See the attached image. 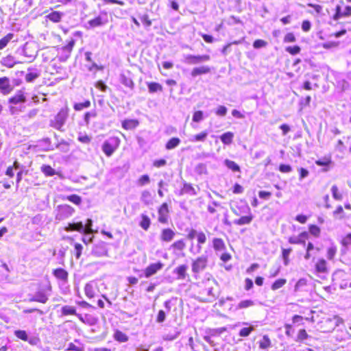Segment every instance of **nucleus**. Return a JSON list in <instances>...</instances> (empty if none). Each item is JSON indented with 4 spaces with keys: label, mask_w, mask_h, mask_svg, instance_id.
<instances>
[{
    "label": "nucleus",
    "mask_w": 351,
    "mask_h": 351,
    "mask_svg": "<svg viewBox=\"0 0 351 351\" xmlns=\"http://www.w3.org/2000/svg\"><path fill=\"white\" fill-rule=\"evenodd\" d=\"M232 211L233 213L237 216L242 215L243 214H246L245 216H242L241 218L238 219H235L234 221V223L238 226H243L246 224H250L252 219H253V215L251 213V209L249 207V206L247 204H242V210H240L239 212L237 211L236 208H232Z\"/></svg>",
    "instance_id": "obj_1"
},
{
    "label": "nucleus",
    "mask_w": 351,
    "mask_h": 351,
    "mask_svg": "<svg viewBox=\"0 0 351 351\" xmlns=\"http://www.w3.org/2000/svg\"><path fill=\"white\" fill-rule=\"evenodd\" d=\"M69 117V108L67 107L61 108L56 114L53 119L50 121V126L56 130H61Z\"/></svg>",
    "instance_id": "obj_2"
},
{
    "label": "nucleus",
    "mask_w": 351,
    "mask_h": 351,
    "mask_svg": "<svg viewBox=\"0 0 351 351\" xmlns=\"http://www.w3.org/2000/svg\"><path fill=\"white\" fill-rule=\"evenodd\" d=\"M351 16V6L347 5L343 1H340L339 4L335 7V12L333 15V19L338 21L342 18Z\"/></svg>",
    "instance_id": "obj_3"
},
{
    "label": "nucleus",
    "mask_w": 351,
    "mask_h": 351,
    "mask_svg": "<svg viewBox=\"0 0 351 351\" xmlns=\"http://www.w3.org/2000/svg\"><path fill=\"white\" fill-rule=\"evenodd\" d=\"M75 209L68 205L63 204L58 206L57 213L56 215V220L62 221L73 215Z\"/></svg>",
    "instance_id": "obj_4"
},
{
    "label": "nucleus",
    "mask_w": 351,
    "mask_h": 351,
    "mask_svg": "<svg viewBox=\"0 0 351 351\" xmlns=\"http://www.w3.org/2000/svg\"><path fill=\"white\" fill-rule=\"evenodd\" d=\"M207 264L208 256L202 255L193 261L191 265L192 271L194 274H199L206 269Z\"/></svg>",
    "instance_id": "obj_5"
},
{
    "label": "nucleus",
    "mask_w": 351,
    "mask_h": 351,
    "mask_svg": "<svg viewBox=\"0 0 351 351\" xmlns=\"http://www.w3.org/2000/svg\"><path fill=\"white\" fill-rule=\"evenodd\" d=\"M120 140L118 137H110L103 145V151L105 154H109L114 152L119 146Z\"/></svg>",
    "instance_id": "obj_6"
},
{
    "label": "nucleus",
    "mask_w": 351,
    "mask_h": 351,
    "mask_svg": "<svg viewBox=\"0 0 351 351\" xmlns=\"http://www.w3.org/2000/svg\"><path fill=\"white\" fill-rule=\"evenodd\" d=\"M315 269L316 274L322 279H324L326 278L325 275L328 273L327 263L324 258H320L317 261Z\"/></svg>",
    "instance_id": "obj_7"
},
{
    "label": "nucleus",
    "mask_w": 351,
    "mask_h": 351,
    "mask_svg": "<svg viewBox=\"0 0 351 351\" xmlns=\"http://www.w3.org/2000/svg\"><path fill=\"white\" fill-rule=\"evenodd\" d=\"M210 57L209 55H187L185 57V60L187 64L191 65L198 64L202 62L210 60Z\"/></svg>",
    "instance_id": "obj_8"
},
{
    "label": "nucleus",
    "mask_w": 351,
    "mask_h": 351,
    "mask_svg": "<svg viewBox=\"0 0 351 351\" xmlns=\"http://www.w3.org/2000/svg\"><path fill=\"white\" fill-rule=\"evenodd\" d=\"M164 267V264L161 262L152 263L147 266L144 270V276L146 278H149L156 274L158 271L161 270Z\"/></svg>",
    "instance_id": "obj_9"
},
{
    "label": "nucleus",
    "mask_w": 351,
    "mask_h": 351,
    "mask_svg": "<svg viewBox=\"0 0 351 351\" xmlns=\"http://www.w3.org/2000/svg\"><path fill=\"white\" fill-rule=\"evenodd\" d=\"M158 221L161 223H167L169 217V210L167 203H163L158 210Z\"/></svg>",
    "instance_id": "obj_10"
},
{
    "label": "nucleus",
    "mask_w": 351,
    "mask_h": 351,
    "mask_svg": "<svg viewBox=\"0 0 351 351\" xmlns=\"http://www.w3.org/2000/svg\"><path fill=\"white\" fill-rule=\"evenodd\" d=\"M49 293L44 289L36 291L32 297L29 298V302H38L45 304L49 299Z\"/></svg>",
    "instance_id": "obj_11"
},
{
    "label": "nucleus",
    "mask_w": 351,
    "mask_h": 351,
    "mask_svg": "<svg viewBox=\"0 0 351 351\" xmlns=\"http://www.w3.org/2000/svg\"><path fill=\"white\" fill-rule=\"evenodd\" d=\"M13 90V87L10 84V80L7 77H0V91L4 95L10 94Z\"/></svg>",
    "instance_id": "obj_12"
},
{
    "label": "nucleus",
    "mask_w": 351,
    "mask_h": 351,
    "mask_svg": "<svg viewBox=\"0 0 351 351\" xmlns=\"http://www.w3.org/2000/svg\"><path fill=\"white\" fill-rule=\"evenodd\" d=\"M91 254L97 257L106 256L108 254V250L106 247V245L104 243L95 244L93 247Z\"/></svg>",
    "instance_id": "obj_13"
},
{
    "label": "nucleus",
    "mask_w": 351,
    "mask_h": 351,
    "mask_svg": "<svg viewBox=\"0 0 351 351\" xmlns=\"http://www.w3.org/2000/svg\"><path fill=\"white\" fill-rule=\"evenodd\" d=\"M308 237V234L306 232H301L298 236H293L289 238V243L291 244H301L305 245L306 241Z\"/></svg>",
    "instance_id": "obj_14"
},
{
    "label": "nucleus",
    "mask_w": 351,
    "mask_h": 351,
    "mask_svg": "<svg viewBox=\"0 0 351 351\" xmlns=\"http://www.w3.org/2000/svg\"><path fill=\"white\" fill-rule=\"evenodd\" d=\"M64 230L66 232L77 231L79 232L85 233V227L81 221L69 223L64 228Z\"/></svg>",
    "instance_id": "obj_15"
},
{
    "label": "nucleus",
    "mask_w": 351,
    "mask_h": 351,
    "mask_svg": "<svg viewBox=\"0 0 351 351\" xmlns=\"http://www.w3.org/2000/svg\"><path fill=\"white\" fill-rule=\"evenodd\" d=\"M176 235V232L171 228H165L160 234V240L165 242L171 241Z\"/></svg>",
    "instance_id": "obj_16"
},
{
    "label": "nucleus",
    "mask_w": 351,
    "mask_h": 351,
    "mask_svg": "<svg viewBox=\"0 0 351 351\" xmlns=\"http://www.w3.org/2000/svg\"><path fill=\"white\" fill-rule=\"evenodd\" d=\"M211 69L208 66H202L193 68L191 71V75L193 77H197L198 75L209 73Z\"/></svg>",
    "instance_id": "obj_17"
},
{
    "label": "nucleus",
    "mask_w": 351,
    "mask_h": 351,
    "mask_svg": "<svg viewBox=\"0 0 351 351\" xmlns=\"http://www.w3.org/2000/svg\"><path fill=\"white\" fill-rule=\"evenodd\" d=\"M213 245L217 254L221 252L226 250L225 243L220 238H214L213 240Z\"/></svg>",
    "instance_id": "obj_18"
},
{
    "label": "nucleus",
    "mask_w": 351,
    "mask_h": 351,
    "mask_svg": "<svg viewBox=\"0 0 351 351\" xmlns=\"http://www.w3.org/2000/svg\"><path fill=\"white\" fill-rule=\"evenodd\" d=\"M26 101V97L24 95V93L22 91H19L16 94H15L14 96L9 98V103L12 104H18L21 103H24Z\"/></svg>",
    "instance_id": "obj_19"
},
{
    "label": "nucleus",
    "mask_w": 351,
    "mask_h": 351,
    "mask_svg": "<svg viewBox=\"0 0 351 351\" xmlns=\"http://www.w3.org/2000/svg\"><path fill=\"white\" fill-rule=\"evenodd\" d=\"M122 128L126 130H134L139 125L138 119H124L122 123Z\"/></svg>",
    "instance_id": "obj_20"
},
{
    "label": "nucleus",
    "mask_w": 351,
    "mask_h": 351,
    "mask_svg": "<svg viewBox=\"0 0 351 351\" xmlns=\"http://www.w3.org/2000/svg\"><path fill=\"white\" fill-rule=\"evenodd\" d=\"M186 247V243L183 239H180L175 241L173 244L171 245L169 250H173V252L176 254H178L180 252L184 250Z\"/></svg>",
    "instance_id": "obj_21"
},
{
    "label": "nucleus",
    "mask_w": 351,
    "mask_h": 351,
    "mask_svg": "<svg viewBox=\"0 0 351 351\" xmlns=\"http://www.w3.org/2000/svg\"><path fill=\"white\" fill-rule=\"evenodd\" d=\"M188 269V266L186 265H181L177 267L174 269V273L177 275V279L178 280H184L186 277V271Z\"/></svg>",
    "instance_id": "obj_22"
},
{
    "label": "nucleus",
    "mask_w": 351,
    "mask_h": 351,
    "mask_svg": "<svg viewBox=\"0 0 351 351\" xmlns=\"http://www.w3.org/2000/svg\"><path fill=\"white\" fill-rule=\"evenodd\" d=\"M196 238H197V244L196 246V252L195 253H199L202 251V245L204 244L206 241V236L202 231H200V232H199Z\"/></svg>",
    "instance_id": "obj_23"
},
{
    "label": "nucleus",
    "mask_w": 351,
    "mask_h": 351,
    "mask_svg": "<svg viewBox=\"0 0 351 351\" xmlns=\"http://www.w3.org/2000/svg\"><path fill=\"white\" fill-rule=\"evenodd\" d=\"M62 16L63 13L58 11H53L46 16V19L53 23H59Z\"/></svg>",
    "instance_id": "obj_24"
},
{
    "label": "nucleus",
    "mask_w": 351,
    "mask_h": 351,
    "mask_svg": "<svg viewBox=\"0 0 351 351\" xmlns=\"http://www.w3.org/2000/svg\"><path fill=\"white\" fill-rule=\"evenodd\" d=\"M104 24V21L100 16H96L95 18L90 19L88 21L87 29L95 28L100 27Z\"/></svg>",
    "instance_id": "obj_25"
},
{
    "label": "nucleus",
    "mask_w": 351,
    "mask_h": 351,
    "mask_svg": "<svg viewBox=\"0 0 351 351\" xmlns=\"http://www.w3.org/2000/svg\"><path fill=\"white\" fill-rule=\"evenodd\" d=\"M334 337L336 341L341 342L351 339V335L346 330H337Z\"/></svg>",
    "instance_id": "obj_26"
},
{
    "label": "nucleus",
    "mask_w": 351,
    "mask_h": 351,
    "mask_svg": "<svg viewBox=\"0 0 351 351\" xmlns=\"http://www.w3.org/2000/svg\"><path fill=\"white\" fill-rule=\"evenodd\" d=\"M189 194L190 195H195L196 191L195 189L192 186L191 184L184 183L182 189L179 193V195H182L184 194Z\"/></svg>",
    "instance_id": "obj_27"
},
{
    "label": "nucleus",
    "mask_w": 351,
    "mask_h": 351,
    "mask_svg": "<svg viewBox=\"0 0 351 351\" xmlns=\"http://www.w3.org/2000/svg\"><path fill=\"white\" fill-rule=\"evenodd\" d=\"M53 274L56 278L63 281H66L68 279V272L62 268L54 269Z\"/></svg>",
    "instance_id": "obj_28"
},
{
    "label": "nucleus",
    "mask_w": 351,
    "mask_h": 351,
    "mask_svg": "<svg viewBox=\"0 0 351 351\" xmlns=\"http://www.w3.org/2000/svg\"><path fill=\"white\" fill-rule=\"evenodd\" d=\"M147 88H148V90L150 93H154L156 92H162L163 90L162 86L158 82H148L147 84Z\"/></svg>",
    "instance_id": "obj_29"
},
{
    "label": "nucleus",
    "mask_w": 351,
    "mask_h": 351,
    "mask_svg": "<svg viewBox=\"0 0 351 351\" xmlns=\"http://www.w3.org/2000/svg\"><path fill=\"white\" fill-rule=\"evenodd\" d=\"M141 221L139 226L144 230H147L149 228L151 224V220L149 217L145 214L141 215Z\"/></svg>",
    "instance_id": "obj_30"
},
{
    "label": "nucleus",
    "mask_w": 351,
    "mask_h": 351,
    "mask_svg": "<svg viewBox=\"0 0 351 351\" xmlns=\"http://www.w3.org/2000/svg\"><path fill=\"white\" fill-rule=\"evenodd\" d=\"M113 337L116 341H117L120 343L127 342L129 339V338L126 334H125L124 332H123L119 330H117L114 332Z\"/></svg>",
    "instance_id": "obj_31"
},
{
    "label": "nucleus",
    "mask_w": 351,
    "mask_h": 351,
    "mask_svg": "<svg viewBox=\"0 0 351 351\" xmlns=\"http://www.w3.org/2000/svg\"><path fill=\"white\" fill-rule=\"evenodd\" d=\"M14 34L8 33L0 39V50L4 49L8 44L14 38Z\"/></svg>",
    "instance_id": "obj_32"
},
{
    "label": "nucleus",
    "mask_w": 351,
    "mask_h": 351,
    "mask_svg": "<svg viewBox=\"0 0 351 351\" xmlns=\"http://www.w3.org/2000/svg\"><path fill=\"white\" fill-rule=\"evenodd\" d=\"M271 346V342L267 335H264L263 339L259 341V348L266 350Z\"/></svg>",
    "instance_id": "obj_33"
},
{
    "label": "nucleus",
    "mask_w": 351,
    "mask_h": 351,
    "mask_svg": "<svg viewBox=\"0 0 351 351\" xmlns=\"http://www.w3.org/2000/svg\"><path fill=\"white\" fill-rule=\"evenodd\" d=\"M255 305L254 301L252 300H245L241 301L236 306V310L247 308Z\"/></svg>",
    "instance_id": "obj_34"
},
{
    "label": "nucleus",
    "mask_w": 351,
    "mask_h": 351,
    "mask_svg": "<svg viewBox=\"0 0 351 351\" xmlns=\"http://www.w3.org/2000/svg\"><path fill=\"white\" fill-rule=\"evenodd\" d=\"M234 134L231 132H227L223 133L221 136L220 139L223 144L229 145L232 142Z\"/></svg>",
    "instance_id": "obj_35"
},
{
    "label": "nucleus",
    "mask_w": 351,
    "mask_h": 351,
    "mask_svg": "<svg viewBox=\"0 0 351 351\" xmlns=\"http://www.w3.org/2000/svg\"><path fill=\"white\" fill-rule=\"evenodd\" d=\"M180 139L179 138L173 137L167 142V143L165 145V147L167 149H172L176 147L177 146H178L180 145Z\"/></svg>",
    "instance_id": "obj_36"
},
{
    "label": "nucleus",
    "mask_w": 351,
    "mask_h": 351,
    "mask_svg": "<svg viewBox=\"0 0 351 351\" xmlns=\"http://www.w3.org/2000/svg\"><path fill=\"white\" fill-rule=\"evenodd\" d=\"M141 200L146 205L152 203V197L149 191H144L141 193Z\"/></svg>",
    "instance_id": "obj_37"
},
{
    "label": "nucleus",
    "mask_w": 351,
    "mask_h": 351,
    "mask_svg": "<svg viewBox=\"0 0 351 351\" xmlns=\"http://www.w3.org/2000/svg\"><path fill=\"white\" fill-rule=\"evenodd\" d=\"M61 312L63 315H75L77 316V315L75 308L71 306H62Z\"/></svg>",
    "instance_id": "obj_38"
},
{
    "label": "nucleus",
    "mask_w": 351,
    "mask_h": 351,
    "mask_svg": "<svg viewBox=\"0 0 351 351\" xmlns=\"http://www.w3.org/2000/svg\"><path fill=\"white\" fill-rule=\"evenodd\" d=\"M202 293H206L207 295V298H206V302H213L217 298L215 294L213 293V288L212 287H208L204 289Z\"/></svg>",
    "instance_id": "obj_39"
},
{
    "label": "nucleus",
    "mask_w": 351,
    "mask_h": 351,
    "mask_svg": "<svg viewBox=\"0 0 351 351\" xmlns=\"http://www.w3.org/2000/svg\"><path fill=\"white\" fill-rule=\"evenodd\" d=\"M90 106V101L89 100H86L83 102L75 103L73 105V109L75 111L82 110L84 108H87Z\"/></svg>",
    "instance_id": "obj_40"
},
{
    "label": "nucleus",
    "mask_w": 351,
    "mask_h": 351,
    "mask_svg": "<svg viewBox=\"0 0 351 351\" xmlns=\"http://www.w3.org/2000/svg\"><path fill=\"white\" fill-rule=\"evenodd\" d=\"M308 337L309 335L307 334L306 331L304 329H300L298 331L295 341L298 342H304Z\"/></svg>",
    "instance_id": "obj_41"
},
{
    "label": "nucleus",
    "mask_w": 351,
    "mask_h": 351,
    "mask_svg": "<svg viewBox=\"0 0 351 351\" xmlns=\"http://www.w3.org/2000/svg\"><path fill=\"white\" fill-rule=\"evenodd\" d=\"M84 292L88 298H93L95 295V290L93 285L90 283H87L84 287Z\"/></svg>",
    "instance_id": "obj_42"
},
{
    "label": "nucleus",
    "mask_w": 351,
    "mask_h": 351,
    "mask_svg": "<svg viewBox=\"0 0 351 351\" xmlns=\"http://www.w3.org/2000/svg\"><path fill=\"white\" fill-rule=\"evenodd\" d=\"M41 170L47 176H52L56 174V171L49 165H43L41 167Z\"/></svg>",
    "instance_id": "obj_43"
},
{
    "label": "nucleus",
    "mask_w": 351,
    "mask_h": 351,
    "mask_svg": "<svg viewBox=\"0 0 351 351\" xmlns=\"http://www.w3.org/2000/svg\"><path fill=\"white\" fill-rule=\"evenodd\" d=\"M285 51L291 55L294 56L298 54L300 52L301 48L298 45L289 46L285 48Z\"/></svg>",
    "instance_id": "obj_44"
},
{
    "label": "nucleus",
    "mask_w": 351,
    "mask_h": 351,
    "mask_svg": "<svg viewBox=\"0 0 351 351\" xmlns=\"http://www.w3.org/2000/svg\"><path fill=\"white\" fill-rule=\"evenodd\" d=\"M224 163H225L226 166L228 169H231L232 171L236 172V171H240V168H239V165L233 161H231L229 160H226Z\"/></svg>",
    "instance_id": "obj_45"
},
{
    "label": "nucleus",
    "mask_w": 351,
    "mask_h": 351,
    "mask_svg": "<svg viewBox=\"0 0 351 351\" xmlns=\"http://www.w3.org/2000/svg\"><path fill=\"white\" fill-rule=\"evenodd\" d=\"M254 330V327L252 326L250 327L243 328L240 330L239 335L240 337H247L250 335V333Z\"/></svg>",
    "instance_id": "obj_46"
},
{
    "label": "nucleus",
    "mask_w": 351,
    "mask_h": 351,
    "mask_svg": "<svg viewBox=\"0 0 351 351\" xmlns=\"http://www.w3.org/2000/svg\"><path fill=\"white\" fill-rule=\"evenodd\" d=\"M75 44V40L74 39L71 38V40H69L68 41L66 45H65L64 46H63L62 47V50L63 51H66V52H68L69 53H70L72 51Z\"/></svg>",
    "instance_id": "obj_47"
},
{
    "label": "nucleus",
    "mask_w": 351,
    "mask_h": 351,
    "mask_svg": "<svg viewBox=\"0 0 351 351\" xmlns=\"http://www.w3.org/2000/svg\"><path fill=\"white\" fill-rule=\"evenodd\" d=\"M331 192L332 195V197L336 200H341L343 198V195L341 193L339 192L338 188L336 185H333L331 188Z\"/></svg>",
    "instance_id": "obj_48"
},
{
    "label": "nucleus",
    "mask_w": 351,
    "mask_h": 351,
    "mask_svg": "<svg viewBox=\"0 0 351 351\" xmlns=\"http://www.w3.org/2000/svg\"><path fill=\"white\" fill-rule=\"evenodd\" d=\"M66 199L76 205H80L82 202V198L75 194L67 196Z\"/></svg>",
    "instance_id": "obj_49"
},
{
    "label": "nucleus",
    "mask_w": 351,
    "mask_h": 351,
    "mask_svg": "<svg viewBox=\"0 0 351 351\" xmlns=\"http://www.w3.org/2000/svg\"><path fill=\"white\" fill-rule=\"evenodd\" d=\"M83 246L80 243H74V251L73 253L77 259H79L82 255Z\"/></svg>",
    "instance_id": "obj_50"
},
{
    "label": "nucleus",
    "mask_w": 351,
    "mask_h": 351,
    "mask_svg": "<svg viewBox=\"0 0 351 351\" xmlns=\"http://www.w3.org/2000/svg\"><path fill=\"white\" fill-rule=\"evenodd\" d=\"M267 42L262 39H256L253 43V47L254 49H260L267 47Z\"/></svg>",
    "instance_id": "obj_51"
},
{
    "label": "nucleus",
    "mask_w": 351,
    "mask_h": 351,
    "mask_svg": "<svg viewBox=\"0 0 351 351\" xmlns=\"http://www.w3.org/2000/svg\"><path fill=\"white\" fill-rule=\"evenodd\" d=\"M204 119V114L202 110H197L193 112L192 120L193 122L198 123Z\"/></svg>",
    "instance_id": "obj_52"
},
{
    "label": "nucleus",
    "mask_w": 351,
    "mask_h": 351,
    "mask_svg": "<svg viewBox=\"0 0 351 351\" xmlns=\"http://www.w3.org/2000/svg\"><path fill=\"white\" fill-rule=\"evenodd\" d=\"M207 136L208 132L206 131H203L194 135L193 139L194 141H204Z\"/></svg>",
    "instance_id": "obj_53"
},
{
    "label": "nucleus",
    "mask_w": 351,
    "mask_h": 351,
    "mask_svg": "<svg viewBox=\"0 0 351 351\" xmlns=\"http://www.w3.org/2000/svg\"><path fill=\"white\" fill-rule=\"evenodd\" d=\"M286 282L287 281L285 279H278V280H276L271 285V289L277 290V289L281 288L282 287H283L285 285Z\"/></svg>",
    "instance_id": "obj_54"
},
{
    "label": "nucleus",
    "mask_w": 351,
    "mask_h": 351,
    "mask_svg": "<svg viewBox=\"0 0 351 351\" xmlns=\"http://www.w3.org/2000/svg\"><path fill=\"white\" fill-rule=\"evenodd\" d=\"M14 335L17 338H19L20 339H22L23 341L28 340L27 334L25 330H15Z\"/></svg>",
    "instance_id": "obj_55"
},
{
    "label": "nucleus",
    "mask_w": 351,
    "mask_h": 351,
    "mask_svg": "<svg viewBox=\"0 0 351 351\" xmlns=\"http://www.w3.org/2000/svg\"><path fill=\"white\" fill-rule=\"evenodd\" d=\"M180 335L178 331H176L174 333H168L162 336V339L165 341H173L176 339Z\"/></svg>",
    "instance_id": "obj_56"
},
{
    "label": "nucleus",
    "mask_w": 351,
    "mask_h": 351,
    "mask_svg": "<svg viewBox=\"0 0 351 351\" xmlns=\"http://www.w3.org/2000/svg\"><path fill=\"white\" fill-rule=\"evenodd\" d=\"M296 40L295 36L293 32H289L286 34L283 38L284 43H294Z\"/></svg>",
    "instance_id": "obj_57"
},
{
    "label": "nucleus",
    "mask_w": 351,
    "mask_h": 351,
    "mask_svg": "<svg viewBox=\"0 0 351 351\" xmlns=\"http://www.w3.org/2000/svg\"><path fill=\"white\" fill-rule=\"evenodd\" d=\"M149 181H150V180H149V176L143 175L139 178L137 183L139 186H145V185L149 184Z\"/></svg>",
    "instance_id": "obj_58"
},
{
    "label": "nucleus",
    "mask_w": 351,
    "mask_h": 351,
    "mask_svg": "<svg viewBox=\"0 0 351 351\" xmlns=\"http://www.w3.org/2000/svg\"><path fill=\"white\" fill-rule=\"evenodd\" d=\"M309 232L312 235L317 237L320 234V228L316 225H311L309 226Z\"/></svg>",
    "instance_id": "obj_59"
},
{
    "label": "nucleus",
    "mask_w": 351,
    "mask_h": 351,
    "mask_svg": "<svg viewBox=\"0 0 351 351\" xmlns=\"http://www.w3.org/2000/svg\"><path fill=\"white\" fill-rule=\"evenodd\" d=\"M337 253V247L335 246L330 247L327 250V258L332 260Z\"/></svg>",
    "instance_id": "obj_60"
},
{
    "label": "nucleus",
    "mask_w": 351,
    "mask_h": 351,
    "mask_svg": "<svg viewBox=\"0 0 351 351\" xmlns=\"http://www.w3.org/2000/svg\"><path fill=\"white\" fill-rule=\"evenodd\" d=\"M39 76V74L36 72H29L25 75V80L27 82H31L36 79Z\"/></svg>",
    "instance_id": "obj_61"
},
{
    "label": "nucleus",
    "mask_w": 351,
    "mask_h": 351,
    "mask_svg": "<svg viewBox=\"0 0 351 351\" xmlns=\"http://www.w3.org/2000/svg\"><path fill=\"white\" fill-rule=\"evenodd\" d=\"M331 162V160L330 157H325L323 159H319L316 161V164L319 166H328Z\"/></svg>",
    "instance_id": "obj_62"
},
{
    "label": "nucleus",
    "mask_w": 351,
    "mask_h": 351,
    "mask_svg": "<svg viewBox=\"0 0 351 351\" xmlns=\"http://www.w3.org/2000/svg\"><path fill=\"white\" fill-rule=\"evenodd\" d=\"M97 116V113L95 111L93 112H87L84 115V120L86 125L90 123V119L91 117H95Z\"/></svg>",
    "instance_id": "obj_63"
},
{
    "label": "nucleus",
    "mask_w": 351,
    "mask_h": 351,
    "mask_svg": "<svg viewBox=\"0 0 351 351\" xmlns=\"http://www.w3.org/2000/svg\"><path fill=\"white\" fill-rule=\"evenodd\" d=\"M227 108L224 106H219L216 110H215V114L220 117H223L227 113Z\"/></svg>",
    "instance_id": "obj_64"
}]
</instances>
